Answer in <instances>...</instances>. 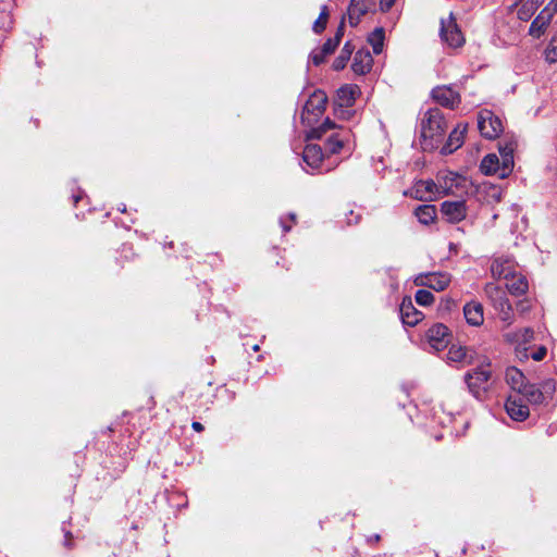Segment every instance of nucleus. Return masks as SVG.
Returning a JSON list of instances; mask_svg holds the SVG:
<instances>
[{"label":"nucleus","instance_id":"nucleus-40","mask_svg":"<svg viewBox=\"0 0 557 557\" xmlns=\"http://www.w3.org/2000/svg\"><path fill=\"white\" fill-rule=\"evenodd\" d=\"M327 55L322 52L321 49L311 52L310 59L314 65H320L325 61Z\"/></svg>","mask_w":557,"mask_h":557},{"label":"nucleus","instance_id":"nucleus-43","mask_svg":"<svg viewBox=\"0 0 557 557\" xmlns=\"http://www.w3.org/2000/svg\"><path fill=\"white\" fill-rule=\"evenodd\" d=\"M546 356V348L544 346L540 347L533 355L532 358L536 361H541Z\"/></svg>","mask_w":557,"mask_h":557},{"label":"nucleus","instance_id":"nucleus-51","mask_svg":"<svg viewBox=\"0 0 557 557\" xmlns=\"http://www.w3.org/2000/svg\"><path fill=\"white\" fill-rule=\"evenodd\" d=\"M374 540H375V541H379V540H380V535H375V536H374Z\"/></svg>","mask_w":557,"mask_h":557},{"label":"nucleus","instance_id":"nucleus-22","mask_svg":"<svg viewBox=\"0 0 557 557\" xmlns=\"http://www.w3.org/2000/svg\"><path fill=\"white\" fill-rule=\"evenodd\" d=\"M373 59L369 51L359 50L356 52L351 69L356 74L362 75L368 73L372 67Z\"/></svg>","mask_w":557,"mask_h":557},{"label":"nucleus","instance_id":"nucleus-34","mask_svg":"<svg viewBox=\"0 0 557 557\" xmlns=\"http://www.w3.org/2000/svg\"><path fill=\"white\" fill-rule=\"evenodd\" d=\"M534 332L530 327H525L519 332L507 334L509 341L517 343L518 345H524L533 339Z\"/></svg>","mask_w":557,"mask_h":557},{"label":"nucleus","instance_id":"nucleus-3","mask_svg":"<svg viewBox=\"0 0 557 557\" xmlns=\"http://www.w3.org/2000/svg\"><path fill=\"white\" fill-rule=\"evenodd\" d=\"M438 35L443 45L449 49L461 48L466 42L465 35L457 24L453 12L448 13L447 16L441 17Z\"/></svg>","mask_w":557,"mask_h":557},{"label":"nucleus","instance_id":"nucleus-36","mask_svg":"<svg viewBox=\"0 0 557 557\" xmlns=\"http://www.w3.org/2000/svg\"><path fill=\"white\" fill-rule=\"evenodd\" d=\"M335 128V123L330 121L329 119L318 128H312L308 134V138L310 139H320L323 134Z\"/></svg>","mask_w":557,"mask_h":557},{"label":"nucleus","instance_id":"nucleus-17","mask_svg":"<svg viewBox=\"0 0 557 557\" xmlns=\"http://www.w3.org/2000/svg\"><path fill=\"white\" fill-rule=\"evenodd\" d=\"M463 315L468 324L480 326L484 322L483 306L481 302L471 300L463 306Z\"/></svg>","mask_w":557,"mask_h":557},{"label":"nucleus","instance_id":"nucleus-18","mask_svg":"<svg viewBox=\"0 0 557 557\" xmlns=\"http://www.w3.org/2000/svg\"><path fill=\"white\" fill-rule=\"evenodd\" d=\"M466 132L467 124H459L456 128H454L449 134L446 144L442 148V153L449 154L458 149L463 143V136Z\"/></svg>","mask_w":557,"mask_h":557},{"label":"nucleus","instance_id":"nucleus-35","mask_svg":"<svg viewBox=\"0 0 557 557\" xmlns=\"http://www.w3.org/2000/svg\"><path fill=\"white\" fill-rule=\"evenodd\" d=\"M327 20H329V10H327V7L324 5V7H322L319 17L313 23V27H312L313 32L317 34L322 33L326 27Z\"/></svg>","mask_w":557,"mask_h":557},{"label":"nucleus","instance_id":"nucleus-41","mask_svg":"<svg viewBox=\"0 0 557 557\" xmlns=\"http://www.w3.org/2000/svg\"><path fill=\"white\" fill-rule=\"evenodd\" d=\"M556 389V383L554 380H547L542 384V392L544 393V398L546 395H552Z\"/></svg>","mask_w":557,"mask_h":557},{"label":"nucleus","instance_id":"nucleus-9","mask_svg":"<svg viewBox=\"0 0 557 557\" xmlns=\"http://www.w3.org/2000/svg\"><path fill=\"white\" fill-rule=\"evenodd\" d=\"M441 212L449 223H458L467 216L466 202L463 200L444 201L441 205Z\"/></svg>","mask_w":557,"mask_h":557},{"label":"nucleus","instance_id":"nucleus-29","mask_svg":"<svg viewBox=\"0 0 557 557\" xmlns=\"http://www.w3.org/2000/svg\"><path fill=\"white\" fill-rule=\"evenodd\" d=\"M544 0H527L517 11V16L521 21H529L537 9L543 4Z\"/></svg>","mask_w":557,"mask_h":557},{"label":"nucleus","instance_id":"nucleus-31","mask_svg":"<svg viewBox=\"0 0 557 557\" xmlns=\"http://www.w3.org/2000/svg\"><path fill=\"white\" fill-rule=\"evenodd\" d=\"M436 208L432 205H421L414 210V215L422 224H430L436 219Z\"/></svg>","mask_w":557,"mask_h":557},{"label":"nucleus","instance_id":"nucleus-2","mask_svg":"<svg viewBox=\"0 0 557 557\" xmlns=\"http://www.w3.org/2000/svg\"><path fill=\"white\" fill-rule=\"evenodd\" d=\"M455 175L453 173H440L437 183L428 181H418L409 191L404 194L422 201H433L438 197L450 193Z\"/></svg>","mask_w":557,"mask_h":557},{"label":"nucleus","instance_id":"nucleus-37","mask_svg":"<svg viewBox=\"0 0 557 557\" xmlns=\"http://www.w3.org/2000/svg\"><path fill=\"white\" fill-rule=\"evenodd\" d=\"M414 299L418 305L425 307V306H430L433 304L434 296L431 292H429L426 289H419L416 293Z\"/></svg>","mask_w":557,"mask_h":557},{"label":"nucleus","instance_id":"nucleus-10","mask_svg":"<svg viewBox=\"0 0 557 557\" xmlns=\"http://www.w3.org/2000/svg\"><path fill=\"white\" fill-rule=\"evenodd\" d=\"M475 352L474 350L461 346V345H451L447 352V361L449 363H456L458 366H468L474 362Z\"/></svg>","mask_w":557,"mask_h":557},{"label":"nucleus","instance_id":"nucleus-12","mask_svg":"<svg viewBox=\"0 0 557 557\" xmlns=\"http://www.w3.org/2000/svg\"><path fill=\"white\" fill-rule=\"evenodd\" d=\"M517 148V141L515 139L507 140L504 144H499V158L503 161V169L500 178L509 176L513 169V151Z\"/></svg>","mask_w":557,"mask_h":557},{"label":"nucleus","instance_id":"nucleus-1","mask_svg":"<svg viewBox=\"0 0 557 557\" xmlns=\"http://www.w3.org/2000/svg\"><path fill=\"white\" fill-rule=\"evenodd\" d=\"M447 124L438 109L426 111L420 124V144L423 150H433L442 143Z\"/></svg>","mask_w":557,"mask_h":557},{"label":"nucleus","instance_id":"nucleus-6","mask_svg":"<svg viewBox=\"0 0 557 557\" xmlns=\"http://www.w3.org/2000/svg\"><path fill=\"white\" fill-rule=\"evenodd\" d=\"M478 127L481 135L487 139L497 138L504 129L500 119L488 110L480 112L478 117Z\"/></svg>","mask_w":557,"mask_h":557},{"label":"nucleus","instance_id":"nucleus-32","mask_svg":"<svg viewBox=\"0 0 557 557\" xmlns=\"http://www.w3.org/2000/svg\"><path fill=\"white\" fill-rule=\"evenodd\" d=\"M385 39V33L382 27L375 28L368 38V42L371 45L373 52L380 54L383 51Z\"/></svg>","mask_w":557,"mask_h":557},{"label":"nucleus","instance_id":"nucleus-28","mask_svg":"<svg viewBox=\"0 0 557 557\" xmlns=\"http://www.w3.org/2000/svg\"><path fill=\"white\" fill-rule=\"evenodd\" d=\"M525 398L531 404H541L544 401V393L533 384L525 382L524 386L516 394Z\"/></svg>","mask_w":557,"mask_h":557},{"label":"nucleus","instance_id":"nucleus-11","mask_svg":"<svg viewBox=\"0 0 557 557\" xmlns=\"http://www.w3.org/2000/svg\"><path fill=\"white\" fill-rule=\"evenodd\" d=\"M508 416L515 421H524L529 414V407L519 395H510L505 405Z\"/></svg>","mask_w":557,"mask_h":557},{"label":"nucleus","instance_id":"nucleus-47","mask_svg":"<svg viewBox=\"0 0 557 557\" xmlns=\"http://www.w3.org/2000/svg\"><path fill=\"white\" fill-rule=\"evenodd\" d=\"M281 223H282V226H283L284 232H288V231L290 230V227H292V226H287V225H285V224L283 223V221H281Z\"/></svg>","mask_w":557,"mask_h":557},{"label":"nucleus","instance_id":"nucleus-27","mask_svg":"<svg viewBox=\"0 0 557 557\" xmlns=\"http://www.w3.org/2000/svg\"><path fill=\"white\" fill-rule=\"evenodd\" d=\"M358 94L356 85H345L337 91V101L341 107H350L354 104Z\"/></svg>","mask_w":557,"mask_h":557},{"label":"nucleus","instance_id":"nucleus-39","mask_svg":"<svg viewBox=\"0 0 557 557\" xmlns=\"http://www.w3.org/2000/svg\"><path fill=\"white\" fill-rule=\"evenodd\" d=\"M337 46H338V44L336 42V40H333L332 38H330L324 42L321 50L324 54L330 55L335 51Z\"/></svg>","mask_w":557,"mask_h":557},{"label":"nucleus","instance_id":"nucleus-15","mask_svg":"<svg viewBox=\"0 0 557 557\" xmlns=\"http://www.w3.org/2000/svg\"><path fill=\"white\" fill-rule=\"evenodd\" d=\"M399 312L403 323L410 326L417 325L423 319V313L414 308L410 297L403 299Z\"/></svg>","mask_w":557,"mask_h":557},{"label":"nucleus","instance_id":"nucleus-20","mask_svg":"<svg viewBox=\"0 0 557 557\" xmlns=\"http://www.w3.org/2000/svg\"><path fill=\"white\" fill-rule=\"evenodd\" d=\"M484 292L495 310L503 306L510 305L505 292L494 283H487L485 285Z\"/></svg>","mask_w":557,"mask_h":557},{"label":"nucleus","instance_id":"nucleus-4","mask_svg":"<svg viewBox=\"0 0 557 557\" xmlns=\"http://www.w3.org/2000/svg\"><path fill=\"white\" fill-rule=\"evenodd\" d=\"M492 379V370L490 363H482L474 370L468 372L465 381L470 393L478 399L488 391Z\"/></svg>","mask_w":557,"mask_h":557},{"label":"nucleus","instance_id":"nucleus-38","mask_svg":"<svg viewBox=\"0 0 557 557\" xmlns=\"http://www.w3.org/2000/svg\"><path fill=\"white\" fill-rule=\"evenodd\" d=\"M499 319L507 325H510L513 321V311L511 305L503 306L496 310Z\"/></svg>","mask_w":557,"mask_h":557},{"label":"nucleus","instance_id":"nucleus-46","mask_svg":"<svg viewBox=\"0 0 557 557\" xmlns=\"http://www.w3.org/2000/svg\"><path fill=\"white\" fill-rule=\"evenodd\" d=\"M191 426L196 432H201L203 430V426L200 422H193Z\"/></svg>","mask_w":557,"mask_h":557},{"label":"nucleus","instance_id":"nucleus-8","mask_svg":"<svg viewBox=\"0 0 557 557\" xmlns=\"http://www.w3.org/2000/svg\"><path fill=\"white\" fill-rule=\"evenodd\" d=\"M425 337L430 346L438 351L447 346L450 334L446 325L436 323L428 330Z\"/></svg>","mask_w":557,"mask_h":557},{"label":"nucleus","instance_id":"nucleus-19","mask_svg":"<svg viewBox=\"0 0 557 557\" xmlns=\"http://www.w3.org/2000/svg\"><path fill=\"white\" fill-rule=\"evenodd\" d=\"M484 292L495 310L503 306L510 305L505 292L494 283H487L485 285Z\"/></svg>","mask_w":557,"mask_h":557},{"label":"nucleus","instance_id":"nucleus-26","mask_svg":"<svg viewBox=\"0 0 557 557\" xmlns=\"http://www.w3.org/2000/svg\"><path fill=\"white\" fill-rule=\"evenodd\" d=\"M550 22V14L542 11L531 23L529 34L534 38H540Z\"/></svg>","mask_w":557,"mask_h":557},{"label":"nucleus","instance_id":"nucleus-23","mask_svg":"<svg viewBox=\"0 0 557 557\" xmlns=\"http://www.w3.org/2000/svg\"><path fill=\"white\" fill-rule=\"evenodd\" d=\"M502 169H503V161L495 153H490V154L485 156L480 164V170L485 175L495 174L498 177H500Z\"/></svg>","mask_w":557,"mask_h":557},{"label":"nucleus","instance_id":"nucleus-44","mask_svg":"<svg viewBox=\"0 0 557 557\" xmlns=\"http://www.w3.org/2000/svg\"><path fill=\"white\" fill-rule=\"evenodd\" d=\"M396 0H381L380 8L382 11H388L395 3Z\"/></svg>","mask_w":557,"mask_h":557},{"label":"nucleus","instance_id":"nucleus-25","mask_svg":"<svg viewBox=\"0 0 557 557\" xmlns=\"http://www.w3.org/2000/svg\"><path fill=\"white\" fill-rule=\"evenodd\" d=\"M349 132L342 129L341 132L333 134L326 141L327 152L335 154L338 153L348 141Z\"/></svg>","mask_w":557,"mask_h":557},{"label":"nucleus","instance_id":"nucleus-24","mask_svg":"<svg viewBox=\"0 0 557 557\" xmlns=\"http://www.w3.org/2000/svg\"><path fill=\"white\" fill-rule=\"evenodd\" d=\"M506 281V287L508 292L513 296L523 295L527 293L529 288V284L525 276L517 273L516 271L509 276V280Z\"/></svg>","mask_w":557,"mask_h":557},{"label":"nucleus","instance_id":"nucleus-49","mask_svg":"<svg viewBox=\"0 0 557 557\" xmlns=\"http://www.w3.org/2000/svg\"><path fill=\"white\" fill-rule=\"evenodd\" d=\"M289 218H290V220H292L293 222L295 221V214H293V213H292V214H289Z\"/></svg>","mask_w":557,"mask_h":557},{"label":"nucleus","instance_id":"nucleus-48","mask_svg":"<svg viewBox=\"0 0 557 557\" xmlns=\"http://www.w3.org/2000/svg\"><path fill=\"white\" fill-rule=\"evenodd\" d=\"M78 200H79V197L78 196H74V202L76 203V202H78Z\"/></svg>","mask_w":557,"mask_h":557},{"label":"nucleus","instance_id":"nucleus-5","mask_svg":"<svg viewBox=\"0 0 557 557\" xmlns=\"http://www.w3.org/2000/svg\"><path fill=\"white\" fill-rule=\"evenodd\" d=\"M327 102V96L322 90H315L307 100L304 111L301 113V120L304 123L310 125L320 115L323 114Z\"/></svg>","mask_w":557,"mask_h":557},{"label":"nucleus","instance_id":"nucleus-16","mask_svg":"<svg viewBox=\"0 0 557 557\" xmlns=\"http://www.w3.org/2000/svg\"><path fill=\"white\" fill-rule=\"evenodd\" d=\"M371 5V0H351L347 10L350 26H357L360 18L370 10Z\"/></svg>","mask_w":557,"mask_h":557},{"label":"nucleus","instance_id":"nucleus-7","mask_svg":"<svg viewBox=\"0 0 557 557\" xmlns=\"http://www.w3.org/2000/svg\"><path fill=\"white\" fill-rule=\"evenodd\" d=\"M450 283V276L447 273H421L413 278L416 286H424L436 292L444 290Z\"/></svg>","mask_w":557,"mask_h":557},{"label":"nucleus","instance_id":"nucleus-45","mask_svg":"<svg viewBox=\"0 0 557 557\" xmlns=\"http://www.w3.org/2000/svg\"><path fill=\"white\" fill-rule=\"evenodd\" d=\"M529 308H530V306H529L528 301H524V300L518 302V305H517V309L521 312H525L527 310H529Z\"/></svg>","mask_w":557,"mask_h":557},{"label":"nucleus","instance_id":"nucleus-33","mask_svg":"<svg viewBox=\"0 0 557 557\" xmlns=\"http://www.w3.org/2000/svg\"><path fill=\"white\" fill-rule=\"evenodd\" d=\"M352 51L354 47L350 45V42H346L341 50L339 55L334 60L333 69L336 71L343 70L350 59Z\"/></svg>","mask_w":557,"mask_h":557},{"label":"nucleus","instance_id":"nucleus-14","mask_svg":"<svg viewBox=\"0 0 557 557\" xmlns=\"http://www.w3.org/2000/svg\"><path fill=\"white\" fill-rule=\"evenodd\" d=\"M516 271V263L509 257H497L491 264V272L495 278L509 280V276Z\"/></svg>","mask_w":557,"mask_h":557},{"label":"nucleus","instance_id":"nucleus-30","mask_svg":"<svg viewBox=\"0 0 557 557\" xmlns=\"http://www.w3.org/2000/svg\"><path fill=\"white\" fill-rule=\"evenodd\" d=\"M506 382L518 393L524 386L525 377L519 369L511 367L506 370Z\"/></svg>","mask_w":557,"mask_h":557},{"label":"nucleus","instance_id":"nucleus-42","mask_svg":"<svg viewBox=\"0 0 557 557\" xmlns=\"http://www.w3.org/2000/svg\"><path fill=\"white\" fill-rule=\"evenodd\" d=\"M344 29H345V17H343L337 30H336V34L334 36V38H332L333 40H336L337 44L341 42L343 36H344Z\"/></svg>","mask_w":557,"mask_h":557},{"label":"nucleus","instance_id":"nucleus-50","mask_svg":"<svg viewBox=\"0 0 557 557\" xmlns=\"http://www.w3.org/2000/svg\"><path fill=\"white\" fill-rule=\"evenodd\" d=\"M259 349V346L258 345H255L253 346V350L257 351Z\"/></svg>","mask_w":557,"mask_h":557},{"label":"nucleus","instance_id":"nucleus-21","mask_svg":"<svg viewBox=\"0 0 557 557\" xmlns=\"http://www.w3.org/2000/svg\"><path fill=\"white\" fill-rule=\"evenodd\" d=\"M324 158V153L320 146L314 144H308L302 153V159L305 163L311 169H318Z\"/></svg>","mask_w":557,"mask_h":557},{"label":"nucleus","instance_id":"nucleus-13","mask_svg":"<svg viewBox=\"0 0 557 557\" xmlns=\"http://www.w3.org/2000/svg\"><path fill=\"white\" fill-rule=\"evenodd\" d=\"M433 99L441 106L455 108L460 102L459 94L449 86H438L432 90Z\"/></svg>","mask_w":557,"mask_h":557}]
</instances>
